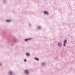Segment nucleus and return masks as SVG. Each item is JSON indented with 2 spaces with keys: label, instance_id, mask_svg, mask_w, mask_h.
<instances>
[{
  "label": "nucleus",
  "instance_id": "nucleus-1",
  "mask_svg": "<svg viewBox=\"0 0 75 75\" xmlns=\"http://www.w3.org/2000/svg\"><path fill=\"white\" fill-rule=\"evenodd\" d=\"M31 40V38H29V39H25V41L26 42L28 41L29 40Z\"/></svg>",
  "mask_w": 75,
  "mask_h": 75
},
{
  "label": "nucleus",
  "instance_id": "nucleus-2",
  "mask_svg": "<svg viewBox=\"0 0 75 75\" xmlns=\"http://www.w3.org/2000/svg\"><path fill=\"white\" fill-rule=\"evenodd\" d=\"M67 42V40H65L64 42V47L65 46V44Z\"/></svg>",
  "mask_w": 75,
  "mask_h": 75
},
{
  "label": "nucleus",
  "instance_id": "nucleus-3",
  "mask_svg": "<svg viewBox=\"0 0 75 75\" xmlns=\"http://www.w3.org/2000/svg\"><path fill=\"white\" fill-rule=\"evenodd\" d=\"M25 74H28L29 73V71L28 70H25Z\"/></svg>",
  "mask_w": 75,
  "mask_h": 75
},
{
  "label": "nucleus",
  "instance_id": "nucleus-4",
  "mask_svg": "<svg viewBox=\"0 0 75 75\" xmlns=\"http://www.w3.org/2000/svg\"><path fill=\"white\" fill-rule=\"evenodd\" d=\"M44 13L45 14H48V12H47V11H45L44 12Z\"/></svg>",
  "mask_w": 75,
  "mask_h": 75
},
{
  "label": "nucleus",
  "instance_id": "nucleus-5",
  "mask_svg": "<svg viewBox=\"0 0 75 75\" xmlns=\"http://www.w3.org/2000/svg\"><path fill=\"white\" fill-rule=\"evenodd\" d=\"M26 55H27V56H28V57H29L30 55V54L27 53H26Z\"/></svg>",
  "mask_w": 75,
  "mask_h": 75
},
{
  "label": "nucleus",
  "instance_id": "nucleus-6",
  "mask_svg": "<svg viewBox=\"0 0 75 75\" xmlns=\"http://www.w3.org/2000/svg\"><path fill=\"white\" fill-rule=\"evenodd\" d=\"M6 22H10V21H11V20H6Z\"/></svg>",
  "mask_w": 75,
  "mask_h": 75
},
{
  "label": "nucleus",
  "instance_id": "nucleus-7",
  "mask_svg": "<svg viewBox=\"0 0 75 75\" xmlns=\"http://www.w3.org/2000/svg\"><path fill=\"white\" fill-rule=\"evenodd\" d=\"M58 45L59 47H60V46H61V45H62V44L61 43H59Z\"/></svg>",
  "mask_w": 75,
  "mask_h": 75
},
{
  "label": "nucleus",
  "instance_id": "nucleus-8",
  "mask_svg": "<svg viewBox=\"0 0 75 75\" xmlns=\"http://www.w3.org/2000/svg\"><path fill=\"white\" fill-rule=\"evenodd\" d=\"M35 60H37V61H39V58H35Z\"/></svg>",
  "mask_w": 75,
  "mask_h": 75
},
{
  "label": "nucleus",
  "instance_id": "nucleus-9",
  "mask_svg": "<svg viewBox=\"0 0 75 75\" xmlns=\"http://www.w3.org/2000/svg\"><path fill=\"white\" fill-rule=\"evenodd\" d=\"M9 74H12V72H9Z\"/></svg>",
  "mask_w": 75,
  "mask_h": 75
},
{
  "label": "nucleus",
  "instance_id": "nucleus-10",
  "mask_svg": "<svg viewBox=\"0 0 75 75\" xmlns=\"http://www.w3.org/2000/svg\"><path fill=\"white\" fill-rule=\"evenodd\" d=\"M41 28V27L40 26H38V29H40Z\"/></svg>",
  "mask_w": 75,
  "mask_h": 75
},
{
  "label": "nucleus",
  "instance_id": "nucleus-11",
  "mask_svg": "<svg viewBox=\"0 0 75 75\" xmlns=\"http://www.w3.org/2000/svg\"><path fill=\"white\" fill-rule=\"evenodd\" d=\"M24 61L25 62H27V60L26 59H24Z\"/></svg>",
  "mask_w": 75,
  "mask_h": 75
},
{
  "label": "nucleus",
  "instance_id": "nucleus-12",
  "mask_svg": "<svg viewBox=\"0 0 75 75\" xmlns=\"http://www.w3.org/2000/svg\"><path fill=\"white\" fill-rule=\"evenodd\" d=\"M44 64H45L44 63H43L42 64V65H44Z\"/></svg>",
  "mask_w": 75,
  "mask_h": 75
}]
</instances>
